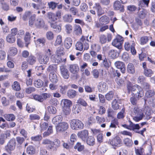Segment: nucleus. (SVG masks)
<instances>
[{
    "instance_id": "nucleus-1",
    "label": "nucleus",
    "mask_w": 155,
    "mask_h": 155,
    "mask_svg": "<svg viewBox=\"0 0 155 155\" xmlns=\"http://www.w3.org/2000/svg\"><path fill=\"white\" fill-rule=\"evenodd\" d=\"M127 88L128 93L130 94L131 92L132 95L137 98L139 99L143 96V91L142 88L137 85L132 86L130 84H128Z\"/></svg>"
},
{
    "instance_id": "nucleus-2",
    "label": "nucleus",
    "mask_w": 155,
    "mask_h": 155,
    "mask_svg": "<svg viewBox=\"0 0 155 155\" xmlns=\"http://www.w3.org/2000/svg\"><path fill=\"white\" fill-rule=\"evenodd\" d=\"M81 40L82 42H78L76 44L75 47L76 49L79 51H82L83 48V44H84V49L87 50L89 47L88 44L89 40L87 38L84 37H83L81 38Z\"/></svg>"
},
{
    "instance_id": "nucleus-3",
    "label": "nucleus",
    "mask_w": 155,
    "mask_h": 155,
    "mask_svg": "<svg viewBox=\"0 0 155 155\" xmlns=\"http://www.w3.org/2000/svg\"><path fill=\"white\" fill-rule=\"evenodd\" d=\"M61 10L57 11L56 13L49 12L48 14V17L49 20L48 22H56L58 19L61 17Z\"/></svg>"
},
{
    "instance_id": "nucleus-4",
    "label": "nucleus",
    "mask_w": 155,
    "mask_h": 155,
    "mask_svg": "<svg viewBox=\"0 0 155 155\" xmlns=\"http://www.w3.org/2000/svg\"><path fill=\"white\" fill-rule=\"evenodd\" d=\"M70 127L73 130L82 129L84 125L82 122L78 119H74L70 121Z\"/></svg>"
},
{
    "instance_id": "nucleus-5",
    "label": "nucleus",
    "mask_w": 155,
    "mask_h": 155,
    "mask_svg": "<svg viewBox=\"0 0 155 155\" xmlns=\"http://www.w3.org/2000/svg\"><path fill=\"white\" fill-rule=\"evenodd\" d=\"M51 53L50 49H48L45 54L39 56L38 61L41 64H46L49 60V58L51 55Z\"/></svg>"
},
{
    "instance_id": "nucleus-6",
    "label": "nucleus",
    "mask_w": 155,
    "mask_h": 155,
    "mask_svg": "<svg viewBox=\"0 0 155 155\" xmlns=\"http://www.w3.org/2000/svg\"><path fill=\"white\" fill-rule=\"evenodd\" d=\"M133 114L135 116L133 117V119L136 122L142 120L143 116L142 110L137 107L134 108Z\"/></svg>"
},
{
    "instance_id": "nucleus-7",
    "label": "nucleus",
    "mask_w": 155,
    "mask_h": 155,
    "mask_svg": "<svg viewBox=\"0 0 155 155\" xmlns=\"http://www.w3.org/2000/svg\"><path fill=\"white\" fill-rule=\"evenodd\" d=\"M122 141L120 137L117 136L108 142V144L110 145L113 148L116 149L121 146Z\"/></svg>"
},
{
    "instance_id": "nucleus-8",
    "label": "nucleus",
    "mask_w": 155,
    "mask_h": 155,
    "mask_svg": "<svg viewBox=\"0 0 155 155\" xmlns=\"http://www.w3.org/2000/svg\"><path fill=\"white\" fill-rule=\"evenodd\" d=\"M123 41V38L120 35H117L113 40L112 44L113 46L120 49L122 48L121 45Z\"/></svg>"
},
{
    "instance_id": "nucleus-9",
    "label": "nucleus",
    "mask_w": 155,
    "mask_h": 155,
    "mask_svg": "<svg viewBox=\"0 0 155 155\" xmlns=\"http://www.w3.org/2000/svg\"><path fill=\"white\" fill-rule=\"evenodd\" d=\"M69 127L68 123L62 122L56 126V131L58 133H62L67 130Z\"/></svg>"
},
{
    "instance_id": "nucleus-10",
    "label": "nucleus",
    "mask_w": 155,
    "mask_h": 155,
    "mask_svg": "<svg viewBox=\"0 0 155 155\" xmlns=\"http://www.w3.org/2000/svg\"><path fill=\"white\" fill-rule=\"evenodd\" d=\"M15 140L14 138L11 139L8 143L7 145L5 146L6 151H12L14 150L15 147Z\"/></svg>"
},
{
    "instance_id": "nucleus-11",
    "label": "nucleus",
    "mask_w": 155,
    "mask_h": 155,
    "mask_svg": "<svg viewBox=\"0 0 155 155\" xmlns=\"http://www.w3.org/2000/svg\"><path fill=\"white\" fill-rule=\"evenodd\" d=\"M70 72L73 74H77L79 70V68L78 65L75 64H70L69 66Z\"/></svg>"
},
{
    "instance_id": "nucleus-12",
    "label": "nucleus",
    "mask_w": 155,
    "mask_h": 155,
    "mask_svg": "<svg viewBox=\"0 0 155 155\" xmlns=\"http://www.w3.org/2000/svg\"><path fill=\"white\" fill-rule=\"evenodd\" d=\"M114 65L117 68L120 69L122 73H125L126 70L125 66L123 62L120 61H117L115 63Z\"/></svg>"
},
{
    "instance_id": "nucleus-13",
    "label": "nucleus",
    "mask_w": 155,
    "mask_h": 155,
    "mask_svg": "<svg viewBox=\"0 0 155 155\" xmlns=\"http://www.w3.org/2000/svg\"><path fill=\"white\" fill-rule=\"evenodd\" d=\"M97 88L99 92H104L107 89V86L106 83L103 81H101L98 83Z\"/></svg>"
},
{
    "instance_id": "nucleus-14",
    "label": "nucleus",
    "mask_w": 155,
    "mask_h": 155,
    "mask_svg": "<svg viewBox=\"0 0 155 155\" xmlns=\"http://www.w3.org/2000/svg\"><path fill=\"white\" fill-rule=\"evenodd\" d=\"M60 70L62 76L65 79H68L69 77V73L67 69L64 66L60 67Z\"/></svg>"
},
{
    "instance_id": "nucleus-15",
    "label": "nucleus",
    "mask_w": 155,
    "mask_h": 155,
    "mask_svg": "<svg viewBox=\"0 0 155 155\" xmlns=\"http://www.w3.org/2000/svg\"><path fill=\"white\" fill-rule=\"evenodd\" d=\"M88 135V132L87 130H84L80 131L78 133V136L80 138L84 141L86 140L87 137Z\"/></svg>"
},
{
    "instance_id": "nucleus-16",
    "label": "nucleus",
    "mask_w": 155,
    "mask_h": 155,
    "mask_svg": "<svg viewBox=\"0 0 155 155\" xmlns=\"http://www.w3.org/2000/svg\"><path fill=\"white\" fill-rule=\"evenodd\" d=\"M42 143L43 145H46L47 147L50 149H52L54 148L53 142L49 139H46L43 140Z\"/></svg>"
},
{
    "instance_id": "nucleus-17",
    "label": "nucleus",
    "mask_w": 155,
    "mask_h": 155,
    "mask_svg": "<svg viewBox=\"0 0 155 155\" xmlns=\"http://www.w3.org/2000/svg\"><path fill=\"white\" fill-rule=\"evenodd\" d=\"M114 9L119 10L121 12L124 11V6L121 5L119 1H115L114 4Z\"/></svg>"
},
{
    "instance_id": "nucleus-18",
    "label": "nucleus",
    "mask_w": 155,
    "mask_h": 155,
    "mask_svg": "<svg viewBox=\"0 0 155 155\" xmlns=\"http://www.w3.org/2000/svg\"><path fill=\"white\" fill-rule=\"evenodd\" d=\"M26 150L27 153L29 155H34L37 152L35 147L32 145L28 146L26 148Z\"/></svg>"
},
{
    "instance_id": "nucleus-19",
    "label": "nucleus",
    "mask_w": 155,
    "mask_h": 155,
    "mask_svg": "<svg viewBox=\"0 0 155 155\" xmlns=\"http://www.w3.org/2000/svg\"><path fill=\"white\" fill-rule=\"evenodd\" d=\"M51 28L54 29L57 32H59L61 30V27L60 25L57 24V21L56 22H48Z\"/></svg>"
},
{
    "instance_id": "nucleus-20",
    "label": "nucleus",
    "mask_w": 155,
    "mask_h": 155,
    "mask_svg": "<svg viewBox=\"0 0 155 155\" xmlns=\"http://www.w3.org/2000/svg\"><path fill=\"white\" fill-rule=\"evenodd\" d=\"M62 120V116L61 115H58L53 118L52 121L54 124L58 125L61 123Z\"/></svg>"
},
{
    "instance_id": "nucleus-21",
    "label": "nucleus",
    "mask_w": 155,
    "mask_h": 155,
    "mask_svg": "<svg viewBox=\"0 0 155 155\" xmlns=\"http://www.w3.org/2000/svg\"><path fill=\"white\" fill-rule=\"evenodd\" d=\"M61 103L63 107L69 108L71 106L72 102L69 100L64 99L62 100Z\"/></svg>"
},
{
    "instance_id": "nucleus-22",
    "label": "nucleus",
    "mask_w": 155,
    "mask_h": 155,
    "mask_svg": "<svg viewBox=\"0 0 155 155\" xmlns=\"http://www.w3.org/2000/svg\"><path fill=\"white\" fill-rule=\"evenodd\" d=\"M72 44V40L69 37L67 38L65 40L64 46L67 49H69L71 46Z\"/></svg>"
},
{
    "instance_id": "nucleus-23",
    "label": "nucleus",
    "mask_w": 155,
    "mask_h": 155,
    "mask_svg": "<svg viewBox=\"0 0 155 155\" xmlns=\"http://www.w3.org/2000/svg\"><path fill=\"white\" fill-rule=\"evenodd\" d=\"M44 21L42 19H37L35 21V25L37 28H40L44 27Z\"/></svg>"
},
{
    "instance_id": "nucleus-24",
    "label": "nucleus",
    "mask_w": 155,
    "mask_h": 155,
    "mask_svg": "<svg viewBox=\"0 0 155 155\" xmlns=\"http://www.w3.org/2000/svg\"><path fill=\"white\" fill-rule=\"evenodd\" d=\"M34 41L37 46L40 47L43 46L45 45V39L44 38H41L34 40Z\"/></svg>"
},
{
    "instance_id": "nucleus-25",
    "label": "nucleus",
    "mask_w": 155,
    "mask_h": 155,
    "mask_svg": "<svg viewBox=\"0 0 155 155\" xmlns=\"http://www.w3.org/2000/svg\"><path fill=\"white\" fill-rule=\"evenodd\" d=\"M95 138L93 136H89L87 138L86 141L88 145L90 146H93L95 143Z\"/></svg>"
},
{
    "instance_id": "nucleus-26",
    "label": "nucleus",
    "mask_w": 155,
    "mask_h": 155,
    "mask_svg": "<svg viewBox=\"0 0 155 155\" xmlns=\"http://www.w3.org/2000/svg\"><path fill=\"white\" fill-rule=\"evenodd\" d=\"M82 108L80 105L79 104H76L73 106L72 109V111L73 113L76 114L80 112Z\"/></svg>"
},
{
    "instance_id": "nucleus-27",
    "label": "nucleus",
    "mask_w": 155,
    "mask_h": 155,
    "mask_svg": "<svg viewBox=\"0 0 155 155\" xmlns=\"http://www.w3.org/2000/svg\"><path fill=\"white\" fill-rule=\"evenodd\" d=\"M63 20L66 22L71 23L73 21V18L71 15L66 14L63 16Z\"/></svg>"
},
{
    "instance_id": "nucleus-28",
    "label": "nucleus",
    "mask_w": 155,
    "mask_h": 155,
    "mask_svg": "<svg viewBox=\"0 0 155 155\" xmlns=\"http://www.w3.org/2000/svg\"><path fill=\"white\" fill-rule=\"evenodd\" d=\"M150 1V0H140L138 2V5L141 7H148Z\"/></svg>"
},
{
    "instance_id": "nucleus-29",
    "label": "nucleus",
    "mask_w": 155,
    "mask_h": 155,
    "mask_svg": "<svg viewBox=\"0 0 155 155\" xmlns=\"http://www.w3.org/2000/svg\"><path fill=\"white\" fill-rule=\"evenodd\" d=\"M146 15V11L145 9H139L138 12V16L139 18L141 19H143L145 18Z\"/></svg>"
},
{
    "instance_id": "nucleus-30",
    "label": "nucleus",
    "mask_w": 155,
    "mask_h": 155,
    "mask_svg": "<svg viewBox=\"0 0 155 155\" xmlns=\"http://www.w3.org/2000/svg\"><path fill=\"white\" fill-rule=\"evenodd\" d=\"M49 78L50 81L53 83H56L58 81L56 74L53 72L50 73Z\"/></svg>"
},
{
    "instance_id": "nucleus-31",
    "label": "nucleus",
    "mask_w": 155,
    "mask_h": 155,
    "mask_svg": "<svg viewBox=\"0 0 155 155\" xmlns=\"http://www.w3.org/2000/svg\"><path fill=\"white\" fill-rule=\"evenodd\" d=\"M34 84L35 87L38 88H40L44 85L43 81L39 79L35 80V81Z\"/></svg>"
},
{
    "instance_id": "nucleus-32",
    "label": "nucleus",
    "mask_w": 155,
    "mask_h": 155,
    "mask_svg": "<svg viewBox=\"0 0 155 155\" xmlns=\"http://www.w3.org/2000/svg\"><path fill=\"white\" fill-rule=\"evenodd\" d=\"M15 38L13 35L9 34L6 37V40L9 43H13L15 41Z\"/></svg>"
},
{
    "instance_id": "nucleus-33",
    "label": "nucleus",
    "mask_w": 155,
    "mask_h": 155,
    "mask_svg": "<svg viewBox=\"0 0 155 155\" xmlns=\"http://www.w3.org/2000/svg\"><path fill=\"white\" fill-rule=\"evenodd\" d=\"M77 95V92L76 91L72 90H69L67 92V95L70 98H73Z\"/></svg>"
},
{
    "instance_id": "nucleus-34",
    "label": "nucleus",
    "mask_w": 155,
    "mask_h": 155,
    "mask_svg": "<svg viewBox=\"0 0 155 155\" xmlns=\"http://www.w3.org/2000/svg\"><path fill=\"white\" fill-rule=\"evenodd\" d=\"M94 8L97 10V14L99 16H101L104 13V11L99 4H96V6Z\"/></svg>"
},
{
    "instance_id": "nucleus-35",
    "label": "nucleus",
    "mask_w": 155,
    "mask_h": 155,
    "mask_svg": "<svg viewBox=\"0 0 155 155\" xmlns=\"http://www.w3.org/2000/svg\"><path fill=\"white\" fill-rule=\"evenodd\" d=\"M127 71L130 74H134L135 73V69L134 67L133 64H129L127 67Z\"/></svg>"
},
{
    "instance_id": "nucleus-36",
    "label": "nucleus",
    "mask_w": 155,
    "mask_h": 155,
    "mask_svg": "<svg viewBox=\"0 0 155 155\" xmlns=\"http://www.w3.org/2000/svg\"><path fill=\"white\" fill-rule=\"evenodd\" d=\"M12 89L15 91H19L21 90L20 84L17 81H15L12 86Z\"/></svg>"
},
{
    "instance_id": "nucleus-37",
    "label": "nucleus",
    "mask_w": 155,
    "mask_h": 155,
    "mask_svg": "<svg viewBox=\"0 0 155 155\" xmlns=\"http://www.w3.org/2000/svg\"><path fill=\"white\" fill-rule=\"evenodd\" d=\"M100 21L103 24H106L109 22V19L107 16H102L100 19Z\"/></svg>"
},
{
    "instance_id": "nucleus-38",
    "label": "nucleus",
    "mask_w": 155,
    "mask_h": 155,
    "mask_svg": "<svg viewBox=\"0 0 155 155\" xmlns=\"http://www.w3.org/2000/svg\"><path fill=\"white\" fill-rule=\"evenodd\" d=\"M8 51L10 55L14 56L17 53V50L16 48L14 47H11L9 48Z\"/></svg>"
},
{
    "instance_id": "nucleus-39",
    "label": "nucleus",
    "mask_w": 155,
    "mask_h": 155,
    "mask_svg": "<svg viewBox=\"0 0 155 155\" xmlns=\"http://www.w3.org/2000/svg\"><path fill=\"white\" fill-rule=\"evenodd\" d=\"M24 39L26 42V46L27 47L28 45L30 43V35L29 32H26V33Z\"/></svg>"
},
{
    "instance_id": "nucleus-40",
    "label": "nucleus",
    "mask_w": 155,
    "mask_h": 155,
    "mask_svg": "<svg viewBox=\"0 0 155 155\" xmlns=\"http://www.w3.org/2000/svg\"><path fill=\"white\" fill-rule=\"evenodd\" d=\"M140 127L138 124H134L131 121H130V128L129 130L135 131L136 130H139L140 129Z\"/></svg>"
},
{
    "instance_id": "nucleus-41",
    "label": "nucleus",
    "mask_w": 155,
    "mask_h": 155,
    "mask_svg": "<svg viewBox=\"0 0 155 155\" xmlns=\"http://www.w3.org/2000/svg\"><path fill=\"white\" fill-rule=\"evenodd\" d=\"M74 32L77 35L81 34L82 30L81 27L79 25H74Z\"/></svg>"
},
{
    "instance_id": "nucleus-42",
    "label": "nucleus",
    "mask_w": 155,
    "mask_h": 155,
    "mask_svg": "<svg viewBox=\"0 0 155 155\" xmlns=\"http://www.w3.org/2000/svg\"><path fill=\"white\" fill-rule=\"evenodd\" d=\"M40 119V117L36 114H31L29 115V120L31 121L38 120Z\"/></svg>"
},
{
    "instance_id": "nucleus-43",
    "label": "nucleus",
    "mask_w": 155,
    "mask_h": 155,
    "mask_svg": "<svg viewBox=\"0 0 155 155\" xmlns=\"http://www.w3.org/2000/svg\"><path fill=\"white\" fill-rule=\"evenodd\" d=\"M48 111L50 114H55L56 113L57 110L55 107L52 106H50L47 107Z\"/></svg>"
},
{
    "instance_id": "nucleus-44",
    "label": "nucleus",
    "mask_w": 155,
    "mask_h": 155,
    "mask_svg": "<svg viewBox=\"0 0 155 155\" xmlns=\"http://www.w3.org/2000/svg\"><path fill=\"white\" fill-rule=\"evenodd\" d=\"M74 148L77 149L79 151H81L84 150V146L83 145H81L80 143L78 142L74 146Z\"/></svg>"
},
{
    "instance_id": "nucleus-45",
    "label": "nucleus",
    "mask_w": 155,
    "mask_h": 155,
    "mask_svg": "<svg viewBox=\"0 0 155 155\" xmlns=\"http://www.w3.org/2000/svg\"><path fill=\"white\" fill-rule=\"evenodd\" d=\"M153 73L152 71L150 69L147 68L144 70V74L147 77H150Z\"/></svg>"
},
{
    "instance_id": "nucleus-46",
    "label": "nucleus",
    "mask_w": 155,
    "mask_h": 155,
    "mask_svg": "<svg viewBox=\"0 0 155 155\" xmlns=\"http://www.w3.org/2000/svg\"><path fill=\"white\" fill-rule=\"evenodd\" d=\"M65 31L67 34H70L71 33L73 30V27L70 24H67L65 25Z\"/></svg>"
},
{
    "instance_id": "nucleus-47",
    "label": "nucleus",
    "mask_w": 155,
    "mask_h": 155,
    "mask_svg": "<svg viewBox=\"0 0 155 155\" xmlns=\"http://www.w3.org/2000/svg\"><path fill=\"white\" fill-rule=\"evenodd\" d=\"M5 119L9 121H13L15 119V116L12 114H5Z\"/></svg>"
},
{
    "instance_id": "nucleus-48",
    "label": "nucleus",
    "mask_w": 155,
    "mask_h": 155,
    "mask_svg": "<svg viewBox=\"0 0 155 155\" xmlns=\"http://www.w3.org/2000/svg\"><path fill=\"white\" fill-rule=\"evenodd\" d=\"M109 55L113 59L117 58L118 55L117 51L114 50H111L110 51Z\"/></svg>"
},
{
    "instance_id": "nucleus-49",
    "label": "nucleus",
    "mask_w": 155,
    "mask_h": 155,
    "mask_svg": "<svg viewBox=\"0 0 155 155\" xmlns=\"http://www.w3.org/2000/svg\"><path fill=\"white\" fill-rule=\"evenodd\" d=\"M139 99L135 97L132 96L130 98V101L131 104L133 106H136Z\"/></svg>"
},
{
    "instance_id": "nucleus-50",
    "label": "nucleus",
    "mask_w": 155,
    "mask_h": 155,
    "mask_svg": "<svg viewBox=\"0 0 155 155\" xmlns=\"http://www.w3.org/2000/svg\"><path fill=\"white\" fill-rule=\"evenodd\" d=\"M99 42L101 44H104L107 41L106 37L104 35H101L99 36Z\"/></svg>"
},
{
    "instance_id": "nucleus-51",
    "label": "nucleus",
    "mask_w": 155,
    "mask_h": 155,
    "mask_svg": "<svg viewBox=\"0 0 155 155\" xmlns=\"http://www.w3.org/2000/svg\"><path fill=\"white\" fill-rule=\"evenodd\" d=\"M146 96L147 97H151L155 95V92L153 90H149L147 91L145 94Z\"/></svg>"
},
{
    "instance_id": "nucleus-52",
    "label": "nucleus",
    "mask_w": 155,
    "mask_h": 155,
    "mask_svg": "<svg viewBox=\"0 0 155 155\" xmlns=\"http://www.w3.org/2000/svg\"><path fill=\"white\" fill-rule=\"evenodd\" d=\"M33 98L35 100L42 102L43 101V99L42 96L38 94H34L33 95Z\"/></svg>"
},
{
    "instance_id": "nucleus-53",
    "label": "nucleus",
    "mask_w": 155,
    "mask_h": 155,
    "mask_svg": "<svg viewBox=\"0 0 155 155\" xmlns=\"http://www.w3.org/2000/svg\"><path fill=\"white\" fill-rule=\"evenodd\" d=\"M27 61L30 64L32 65L35 62L36 58L33 56H30L28 58Z\"/></svg>"
},
{
    "instance_id": "nucleus-54",
    "label": "nucleus",
    "mask_w": 155,
    "mask_h": 155,
    "mask_svg": "<svg viewBox=\"0 0 155 155\" xmlns=\"http://www.w3.org/2000/svg\"><path fill=\"white\" fill-rule=\"evenodd\" d=\"M124 144L128 147L131 146L133 144L132 140L128 138L125 139L124 140Z\"/></svg>"
},
{
    "instance_id": "nucleus-55",
    "label": "nucleus",
    "mask_w": 155,
    "mask_h": 155,
    "mask_svg": "<svg viewBox=\"0 0 155 155\" xmlns=\"http://www.w3.org/2000/svg\"><path fill=\"white\" fill-rule=\"evenodd\" d=\"M48 5L50 8L54 10L56 8L58 3L53 2H48Z\"/></svg>"
},
{
    "instance_id": "nucleus-56",
    "label": "nucleus",
    "mask_w": 155,
    "mask_h": 155,
    "mask_svg": "<svg viewBox=\"0 0 155 155\" xmlns=\"http://www.w3.org/2000/svg\"><path fill=\"white\" fill-rule=\"evenodd\" d=\"M60 92L62 94L65 93V90L67 89L68 87L65 85H60L59 86Z\"/></svg>"
},
{
    "instance_id": "nucleus-57",
    "label": "nucleus",
    "mask_w": 155,
    "mask_h": 155,
    "mask_svg": "<svg viewBox=\"0 0 155 155\" xmlns=\"http://www.w3.org/2000/svg\"><path fill=\"white\" fill-rule=\"evenodd\" d=\"M64 48L61 46H60L57 48L56 53L58 56L63 54L64 53Z\"/></svg>"
},
{
    "instance_id": "nucleus-58",
    "label": "nucleus",
    "mask_w": 155,
    "mask_h": 155,
    "mask_svg": "<svg viewBox=\"0 0 155 155\" xmlns=\"http://www.w3.org/2000/svg\"><path fill=\"white\" fill-rule=\"evenodd\" d=\"M48 127V124L46 122L41 123L40 124L41 131H42L46 130Z\"/></svg>"
},
{
    "instance_id": "nucleus-59",
    "label": "nucleus",
    "mask_w": 155,
    "mask_h": 155,
    "mask_svg": "<svg viewBox=\"0 0 155 155\" xmlns=\"http://www.w3.org/2000/svg\"><path fill=\"white\" fill-rule=\"evenodd\" d=\"M91 48L92 50L98 51L101 49L100 46L97 44H94L91 45Z\"/></svg>"
},
{
    "instance_id": "nucleus-60",
    "label": "nucleus",
    "mask_w": 155,
    "mask_h": 155,
    "mask_svg": "<svg viewBox=\"0 0 155 155\" xmlns=\"http://www.w3.org/2000/svg\"><path fill=\"white\" fill-rule=\"evenodd\" d=\"M114 94L112 91H110L105 95L106 99L108 101L111 100L113 97Z\"/></svg>"
},
{
    "instance_id": "nucleus-61",
    "label": "nucleus",
    "mask_w": 155,
    "mask_h": 155,
    "mask_svg": "<svg viewBox=\"0 0 155 155\" xmlns=\"http://www.w3.org/2000/svg\"><path fill=\"white\" fill-rule=\"evenodd\" d=\"M47 38L48 40H52L54 38V35L53 32L51 31H48L46 34Z\"/></svg>"
},
{
    "instance_id": "nucleus-62",
    "label": "nucleus",
    "mask_w": 155,
    "mask_h": 155,
    "mask_svg": "<svg viewBox=\"0 0 155 155\" xmlns=\"http://www.w3.org/2000/svg\"><path fill=\"white\" fill-rule=\"evenodd\" d=\"M35 88L33 87H29L25 88V92L28 94H30L35 91Z\"/></svg>"
},
{
    "instance_id": "nucleus-63",
    "label": "nucleus",
    "mask_w": 155,
    "mask_h": 155,
    "mask_svg": "<svg viewBox=\"0 0 155 155\" xmlns=\"http://www.w3.org/2000/svg\"><path fill=\"white\" fill-rule=\"evenodd\" d=\"M118 122L117 120H114L111 121V124L109 126L110 128H113L114 129L117 128L116 125L118 124Z\"/></svg>"
},
{
    "instance_id": "nucleus-64",
    "label": "nucleus",
    "mask_w": 155,
    "mask_h": 155,
    "mask_svg": "<svg viewBox=\"0 0 155 155\" xmlns=\"http://www.w3.org/2000/svg\"><path fill=\"white\" fill-rule=\"evenodd\" d=\"M57 68L55 64H51L50 65L47 69L48 71H55Z\"/></svg>"
}]
</instances>
